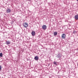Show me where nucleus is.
<instances>
[{"instance_id":"f257e3e1","label":"nucleus","mask_w":78,"mask_h":78,"mask_svg":"<svg viewBox=\"0 0 78 78\" xmlns=\"http://www.w3.org/2000/svg\"><path fill=\"white\" fill-rule=\"evenodd\" d=\"M23 26L24 28H27L28 27V24L27 23H23Z\"/></svg>"},{"instance_id":"f03ea898","label":"nucleus","mask_w":78,"mask_h":78,"mask_svg":"<svg viewBox=\"0 0 78 78\" xmlns=\"http://www.w3.org/2000/svg\"><path fill=\"white\" fill-rule=\"evenodd\" d=\"M5 44L6 45H10L11 44V41H6Z\"/></svg>"},{"instance_id":"7ed1b4c3","label":"nucleus","mask_w":78,"mask_h":78,"mask_svg":"<svg viewBox=\"0 0 78 78\" xmlns=\"http://www.w3.org/2000/svg\"><path fill=\"white\" fill-rule=\"evenodd\" d=\"M6 10V13H10V12H11V10L8 8H7Z\"/></svg>"},{"instance_id":"20e7f679","label":"nucleus","mask_w":78,"mask_h":78,"mask_svg":"<svg viewBox=\"0 0 78 78\" xmlns=\"http://www.w3.org/2000/svg\"><path fill=\"white\" fill-rule=\"evenodd\" d=\"M32 36H34L35 35L36 32L34 31H32L31 33Z\"/></svg>"},{"instance_id":"39448f33","label":"nucleus","mask_w":78,"mask_h":78,"mask_svg":"<svg viewBox=\"0 0 78 78\" xmlns=\"http://www.w3.org/2000/svg\"><path fill=\"white\" fill-rule=\"evenodd\" d=\"M42 28L44 30H45L47 29V26L46 25H43L42 26Z\"/></svg>"},{"instance_id":"423d86ee","label":"nucleus","mask_w":78,"mask_h":78,"mask_svg":"<svg viewBox=\"0 0 78 78\" xmlns=\"http://www.w3.org/2000/svg\"><path fill=\"white\" fill-rule=\"evenodd\" d=\"M66 34H63L62 35V39H66Z\"/></svg>"},{"instance_id":"0eeeda50","label":"nucleus","mask_w":78,"mask_h":78,"mask_svg":"<svg viewBox=\"0 0 78 78\" xmlns=\"http://www.w3.org/2000/svg\"><path fill=\"white\" fill-rule=\"evenodd\" d=\"M34 59H35L36 61H38V60H39V57L36 56L34 57Z\"/></svg>"},{"instance_id":"6e6552de","label":"nucleus","mask_w":78,"mask_h":78,"mask_svg":"<svg viewBox=\"0 0 78 78\" xmlns=\"http://www.w3.org/2000/svg\"><path fill=\"white\" fill-rule=\"evenodd\" d=\"M61 54H59L57 56V58H59V59H60V58H61Z\"/></svg>"},{"instance_id":"1a4fd4ad","label":"nucleus","mask_w":78,"mask_h":78,"mask_svg":"<svg viewBox=\"0 0 78 78\" xmlns=\"http://www.w3.org/2000/svg\"><path fill=\"white\" fill-rule=\"evenodd\" d=\"M74 18L75 19H76V20H78V16L77 15H76L74 16Z\"/></svg>"},{"instance_id":"9d476101","label":"nucleus","mask_w":78,"mask_h":78,"mask_svg":"<svg viewBox=\"0 0 78 78\" xmlns=\"http://www.w3.org/2000/svg\"><path fill=\"white\" fill-rule=\"evenodd\" d=\"M57 34H58V33L57 32H55L54 33V36H56V35H57Z\"/></svg>"},{"instance_id":"9b49d317","label":"nucleus","mask_w":78,"mask_h":78,"mask_svg":"<svg viewBox=\"0 0 78 78\" xmlns=\"http://www.w3.org/2000/svg\"><path fill=\"white\" fill-rule=\"evenodd\" d=\"M73 34H76V33H77V31H76L75 30H74L73 31Z\"/></svg>"},{"instance_id":"f8f14e48","label":"nucleus","mask_w":78,"mask_h":78,"mask_svg":"<svg viewBox=\"0 0 78 78\" xmlns=\"http://www.w3.org/2000/svg\"><path fill=\"white\" fill-rule=\"evenodd\" d=\"M53 64H54L55 65H58V64L57 63V62H56V61L54 62Z\"/></svg>"},{"instance_id":"ddd939ff","label":"nucleus","mask_w":78,"mask_h":78,"mask_svg":"<svg viewBox=\"0 0 78 78\" xmlns=\"http://www.w3.org/2000/svg\"><path fill=\"white\" fill-rule=\"evenodd\" d=\"M0 57H2L3 56V54L2 53H0Z\"/></svg>"},{"instance_id":"4468645a","label":"nucleus","mask_w":78,"mask_h":78,"mask_svg":"<svg viewBox=\"0 0 78 78\" xmlns=\"http://www.w3.org/2000/svg\"><path fill=\"white\" fill-rule=\"evenodd\" d=\"M2 69V66H0V70Z\"/></svg>"},{"instance_id":"2eb2a0df","label":"nucleus","mask_w":78,"mask_h":78,"mask_svg":"<svg viewBox=\"0 0 78 78\" xmlns=\"http://www.w3.org/2000/svg\"><path fill=\"white\" fill-rule=\"evenodd\" d=\"M77 16H78V14H77Z\"/></svg>"},{"instance_id":"dca6fc26","label":"nucleus","mask_w":78,"mask_h":78,"mask_svg":"<svg viewBox=\"0 0 78 78\" xmlns=\"http://www.w3.org/2000/svg\"><path fill=\"white\" fill-rule=\"evenodd\" d=\"M77 1H78V0H76Z\"/></svg>"}]
</instances>
